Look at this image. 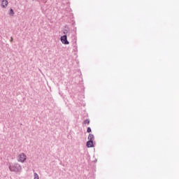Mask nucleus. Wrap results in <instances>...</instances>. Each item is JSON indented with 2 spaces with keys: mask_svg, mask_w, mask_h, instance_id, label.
<instances>
[{
  "mask_svg": "<svg viewBox=\"0 0 179 179\" xmlns=\"http://www.w3.org/2000/svg\"><path fill=\"white\" fill-rule=\"evenodd\" d=\"M88 141H92V142L94 141V135L90 134L88 136Z\"/></svg>",
  "mask_w": 179,
  "mask_h": 179,
  "instance_id": "6e6552de",
  "label": "nucleus"
},
{
  "mask_svg": "<svg viewBox=\"0 0 179 179\" xmlns=\"http://www.w3.org/2000/svg\"><path fill=\"white\" fill-rule=\"evenodd\" d=\"M60 41L62 43V44H64L65 45H68L69 44L67 35H64L61 36Z\"/></svg>",
  "mask_w": 179,
  "mask_h": 179,
  "instance_id": "7ed1b4c3",
  "label": "nucleus"
},
{
  "mask_svg": "<svg viewBox=\"0 0 179 179\" xmlns=\"http://www.w3.org/2000/svg\"><path fill=\"white\" fill-rule=\"evenodd\" d=\"M8 0H3L1 1V8H3V9L6 8V7L8 6Z\"/></svg>",
  "mask_w": 179,
  "mask_h": 179,
  "instance_id": "0eeeda50",
  "label": "nucleus"
},
{
  "mask_svg": "<svg viewBox=\"0 0 179 179\" xmlns=\"http://www.w3.org/2000/svg\"><path fill=\"white\" fill-rule=\"evenodd\" d=\"M10 43H13V37H10Z\"/></svg>",
  "mask_w": 179,
  "mask_h": 179,
  "instance_id": "4468645a",
  "label": "nucleus"
},
{
  "mask_svg": "<svg viewBox=\"0 0 179 179\" xmlns=\"http://www.w3.org/2000/svg\"><path fill=\"white\" fill-rule=\"evenodd\" d=\"M83 124H87V125H89V124H90V120L89 119L85 120Z\"/></svg>",
  "mask_w": 179,
  "mask_h": 179,
  "instance_id": "9d476101",
  "label": "nucleus"
},
{
  "mask_svg": "<svg viewBox=\"0 0 179 179\" xmlns=\"http://www.w3.org/2000/svg\"><path fill=\"white\" fill-rule=\"evenodd\" d=\"M10 171L13 173H20L22 171V166L18 163L11 164L8 166Z\"/></svg>",
  "mask_w": 179,
  "mask_h": 179,
  "instance_id": "f257e3e1",
  "label": "nucleus"
},
{
  "mask_svg": "<svg viewBox=\"0 0 179 179\" xmlns=\"http://www.w3.org/2000/svg\"><path fill=\"white\" fill-rule=\"evenodd\" d=\"M87 132L88 134H90V132H92V128L87 127Z\"/></svg>",
  "mask_w": 179,
  "mask_h": 179,
  "instance_id": "f8f14e48",
  "label": "nucleus"
},
{
  "mask_svg": "<svg viewBox=\"0 0 179 179\" xmlns=\"http://www.w3.org/2000/svg\"><path fill=\"white\" fill-rule=\"evenodd\" d=\"M63 33H64V36H67V34H68V36H69V34H68V33H69V27H68V25L64 26V29Z\"/></svg>",
  "mask_w": 179,
  "mask_h": 179,
  "instance_id": "423d86ee",
  "label": "nucleus"
},
{
  "mask_svg": "<svg viewBox=\"0 0 179 179\" xmlns=\"http://www.w3.org/2000/svg\"><path fill=\"white\" fill-rule=\"evenodd\" d=\"M73 31H74L75 34L76 35L77 33H76V27H75L73 29Z\"/></svg>",
  "mask_w": 179,
  "mask_h": 179,
  "instance_id": "ddd939ff",
  "label": "nucleus"
},
{
  "mask_svg": "<svg viewBox=\"0 0 179 179\" xmlns=\"http://www.w3.org/2000/svg\"><path fill=\"white\" fill-rule=\"evenodd\" d=\"M34 179H40V177L38 176V174H37V173H34Z\"/></svg>",
  "mask_w": 179,
  "mask_h": 179,
  "instance_id": "9b49d317",
  "label": "nucleus"
},
{
  "mask_svg": "<svg viewBox=\"0 0 179 179\" xmlns=\"http://www.w3.org/2000/svg\"><path fill=\"white\" fill-rule=\"evenodd\" d=\"M87 148H94V144H93V141L88 140V141L86 143Z\"/></svg>",
  "mask_w": 179,
  "mask_h": 179,
  "instance_id": "39448f33",
  "label": "nucleus"
},
{
  "mask_svg": "<svg viewBox=\"0 0 179 179\" xmlns=\"http://www.w3.org/2000/svg\"><path fill=\"white\" fill-rule=\"evenodd\" d=\"M32 1H34V0H32Z\"/></svg>",
  "mask_w": 179,
  "mask_h": 179,
  "instance_id": "2eb2a0df",
  "label": "nucleus"
},
{
  "mask_svg": "<svg viewBox=\"0 0 179 179\" xmlns=\"http://www.w3.org/2000/svg\"><path fill=\"white\" fill-rule=\"evenodd\" d=\"M8 15L10 16H15V11L13 10V8H10V11L8 13Z\"/></svg>",
  "mask_w": 179,
  "mask_h": 179,
  "instance_id": "1a4fd4ad",
  "label": "nucleus"
},
{
  "mask_svg": "<svg viewBox=\"0 0 179 179\" xmlns=\"http://www.w3.org/2000/svg\"><path fill=\"white\" fill-rule=\"evenodd\" d=\"M71 38H72L73 48H75V50H78V44H77L78 37L76 36V34L73 35L71 36Z\"/></svg>",
  "mask_w": 179,
  "mask_h": 179,
  "instance_id": "f03ea898",
  "label": "nucleus"
},
{
  "mask_svg": "<svg viewBox=\"0 0 179 179\" xmlns=\"http://www.w3.org/2000/svg\"><path fill=\"white\" fill-rule=\"evenodd\" d=\"M26 159H27V157L24 153H22L18 156V162H20L21 163H24V162H26Z\"/></svg>",
  "mask_w": 179,
  "mask_h": 179,
  "instance_id": "20e7f679",
  "label": "nucleus"
}]
</instances>
